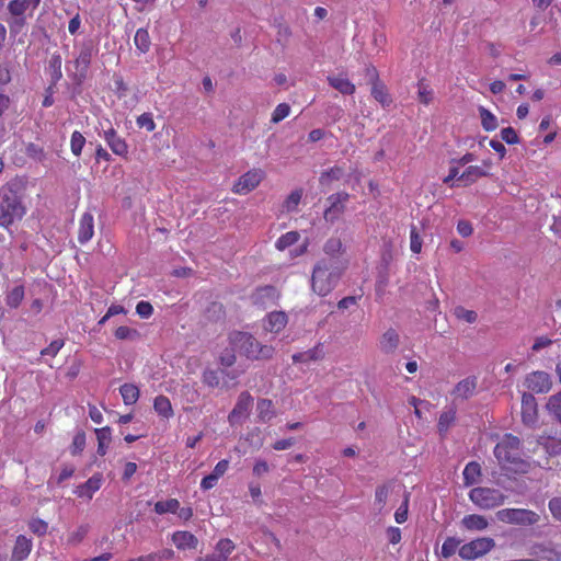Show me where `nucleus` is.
I'll return each mask as SVG.
<instances>
[{
	"instance_id": "nucleus-46",
	"label": "nucleus",
	"mask_w": 561,
	"mask_h": 561,
	"mask_svg": "<svg viewBox=\"0 0 561 561\" xmlns=\"http://www.w3.org/2000/svg\"><path fill=\"white\" fill-rule=\"evenodd\" d=\"M459 545H460V540H458L457 538H454V537L447 538L442 546V551H440L442 557L449 558L453 554H455Z\"/></svg>"
},
{
	"instance_id": "nucleus-57",
	"label": "nucleus",
	"mask_w": 561,
	"mask_h": 561,
	"mask_svg": "<svg viewBox=\"0 0 561 561\" xmlns=\"http://www.w3.org/2000/svg\"><path fill=\"white\" fill-rule=\"evenodd\" d=\"M410 249L413 253H420L422 250V239L415 227H412L410 231Z\"/></svg>"
},
{
	"instance_id": "nucleus-6",
	"label": "nucleus",
	"mask_w": 561,
	"mask_h": 561,
	"mask_svg": "<svg viewBox=\"0 0 561 561\" xmlns=\"http://www.w3.org/2000/svg\"><path fill=\"white\" fill-rule=\"evenodd\" d=\"M495 515L502 523L519 526H531L540 520L539 514L526 508H503Z\"/></svg>"
},
{
	"instance_id": "nucleus-32",
	"label": "nucleus",
	"mask_w": 561,
	"mask_h": 561,
	"mask_svg": "<svg viewBox=\"0 0 561 561\" xmlns=\"http://www.w3.org/2000/svg\"><path fill=\"white\" fill-rule=\"evenodd\" d=\"M257 416L263 422L271 421L275 415L273 402L268 399H261L256 404Z\"/></svg>"
},
{
	"instance_id": "nucleus-44",
	"label": "nucleus",
	"mask_w": 561,
	"mask_h": 561,
	"mask_svg": "<svg viewBox=\"0 0 561 561\" xmlns=\"http://www.w3.org/2000/svg\"><path fill=\"white\" fill-rule=\"evenodd\" d=\"M456 419V412L454 409H449L447 411H444L438 420V430L440 433H445L448 431L450 425L455 422Z\"/></svg>"
},
{
	"instance_id": "nucleus-16",
	"label": "nucleus",
	"mask_w": 561,
	"mask_h": 561,
	"mask_svg": "<svg viewBox=\"0 0 561 561\" xmlns=\"http://www.w3.org/2000/svg\"><path fill=\"white\" fill-rule=\"evenodd\" d=\"M278 298V291L274 286H264L257 288L252 295V301L262 307H268Z\"/></svg>"
},
{
	"instance_id": "nucleus-18",
	"label": "nucleus",
	"mask_w": 561,
	"mask_h": 561,
	"mask_svg": "<svg viewBox=\"0 0 561 561\" xmlns=\"http://www.w3.org/2000/svg\"><path fill=\"white\" fill-rule=\"evenodd\" d=\"M252 401L253 399L248 392H242L238 398L236 407L228 416L229 422L236 423L241 417H244L252 407Z\"/></svg>"
},
{
	"instance_id": "nucleus-58",
	"label": "nucleus",
	"mask_w": 561,
	"mask_h": 561,
	"mask_svg": "<svg viewBox=\"0 0 561 561\" xmlns=\"http://www.w3.org/2000/svg\"><path fill=\"white\" fill-rule=\"evenodd\" d=\"M91 61V49L84 48L80 51L79 56L76 59V65L78 68L85 70Z\"/></svg>"
},
{
	"instance_id": "nucleus-5",
	"label": "nucleus",
	"mask_w": 561,
	"mask_h": 561,
	"mask_svg": "<svg viewBox=\"0 0 561 561\" xmlns=\"http://www.w3.org/2000/svg\"><path fill=\"white\" fill-rule=\"evenodd\" d=\"M471 502L481 510H492L506 501V495L497 489L479 486L469 492Z\"/></svg>"
},
{
	"instance_id": "nucleus-38",
	"label": "nucleus",
	"mask_w": 561,
	"mask_h": 561,
	"mask_svg": "<svg viewBox=\"0 0 561 561\" xmlns=\"http://www.w3.org/2000/svg\"><path fill=\"white\" fill-rule=\"evenodd\" d=\"M180 507V502L176 499H169L167 501H158L154 504V512L159 515L167 513H176Z\"/></svg>"
},
{
	"instance_id": "nucleus-48",
	"label": "nucleus",
	"mask_w": 561,
	"mask_h": 561,
	"mask_svg": "<svg viewBox=\"0 0 561 561\" xmlns=\"http://www.w3.org/2000/svg\"><path fill=\"white\" fill-rule=\"evenodd\" d=\"M84 142H85V139L81 133H79V131L72 133L71 140H70V147H71V151L75 156H77V157L80 156L82 148L84 146Z\"/></svg>"
},
{
	"instance_id": "nucleus-64",
	"label": "nucleus",
	"mask_w": 561,
	"mask_h": 561,
	"mask_svg": "<svg viewBox=\"0 0 561 561\" xmlns=\"http://www.w3.org/2000/svg\"><path fill=\"white\" fill-rule=\"evenodd\" d=\"M549 510L556 519L561 520V497H554L549 501Z\"/></svg>"
},
{
	"instance_id": "nucleus-53",
	"label": "nucleus",
	"mask_w": 561,
	"mask_h": 561,
	"mask_svg": "<svg viewBox=\"0 0 561 561\" xmlns=\"http://www.w3.org/2000/svg\"><path fill=\"white\" fill-rule=\"evenodd\" d=\"M455 316L458 319L466 321L467 323H473L478 318L477 313L473 310H468L462 307H457L455 309Z\"/></svg>"
},
{
	"instance_id": "nucleus-49",
	"label": "nucleus",
	"mask_w": 561,
	"mask_h": 561,
	"mask_svg": "<svg viewBox=\"0 0 561 561\" xmlns=\"http://www.w3.org/2000/svg\"><path fill=\"white\" fill-rule=\"evenodd\" d=\"M139 128H145L147 131H153L156 128V123L153 121L152 114L144 113L137 117L136 121Z\"/></svg>"
},
{
	"instance_id": "nucleus-40",
	"label": "nucleus",
	"mask_w": 561,
	"mask_h": 561,
	"mask_svg": "<svg viewBox=\"0 0 561 561\" xmlns=\"http://www.w3.org/2000/svg\"><path fill=\"white\" fill-rule=\"evenodd\" d=\"M24 298L23 286H15L5 296V302L11 308H18Z\"/></svg>"
},
{
	"instance_id": "nucleus-20",
	"label": "nucleus",
	"mask_w": 561,
	"mask_h": 561,
	"mask_svg": "<svg viewBox=\"0 0 561 561\" xmlns=\"http://www.w3.org/2000/svg\"><path fill=\"white\" fill-rule=\"evenodd\" d=\"M400 343L399 333L394 329H388L379 340V348L382 353L392 354Z\"/></svg>"
},
{
	"instance_id": "nucleus-19",
	"label": "nucleus",
	"mask_w": 561,
	"mask_h": 561,
	"mask_svg": "<svg viewBox=\"0 0 561 561\" xmlns=\"http://www.w3.org/2000/svg\"><path fill=\"white\" fill-rule=\"evenodd\" d=\"M94 234V220L90 213H84L79 221L78 240L80 243H87Z\"/></svg>"
},
{
	"instance_id": "nucleus-30",
	"label": "nucleus",
	"mask_w": 561,
	"mask_h": 561,
	"mask_svg": "<svg viewBox=\"0 0 561 561\" xmlns=\"http://www.w3.org/2000/svg\"><path fill=\"white\" fill-rule=\"evenodd\" d=\"M121 396L126 405L135 404L140 396L139 388L134 383H124L119 388Z\"/></svg>"
},
{
	"instance_id": "nucleus-8",
	"label": "nucleus",
	"mask_w": 561,
	"mask_h": 561,
	"mask_svg": "<svg viewBox=\"0 0 561 561\" xmlns=\"http://www.w3.org/2000/svg\"><path fill=\"white\" fill-rule=\"evenodd\" d=\"M41 0H12L8 4L9 12L13 15L11 26L15 30L25 23L26 12H33L39 4Z\"/></svg>"
},
{
	"instance_id": "nucleus-37",
	"label": "nucleus",
	"mask_w": 561,
	"mask_h": 561,
	"mask_svg": "<svg viewBox=\"0 0 561 561\" xmlns=\"http://www.w3.org/2000/svg\"><path fill=\"white\" fill-rule=\"evenodd\" d=\"M302 197L301 190L293 191L287 198L284 201L282 209L286 213L296 211Z\"/></svg>"
},
{
	"instance_id": "nucleus-21",
	"label": "nucleus",
	"mask_w": 561,
	"mask_h": 561,
	"mask_svg": "<svg viewBox=\"0 0 561 561\" xmlns=\"http://www.w3.org/2000/svg\"><path fill=\"white\" fill-rule=\"evenodd\" d=\"M32 547L31 539L23 535L19 536L12 551V561H24L31 553Z\"/></svg>"
},
{
	"instance_id": "nucleus-17",
	"label": "nucleus",
	"mask_w": 561,
	"mask_h": 561,
	"mask_svg": "<svg viewBox=\"0 0 561 561\" xmlns=\"http://www.w3.org/2000/svg\"><path fill=\"white\" fill-rule=\"evenodd\" d=\"M477 378L476 377H467L460 380L454 388L451 394L455 400H467L471 398L477 389Z\"/></svg>"
},
{
	"instance_id": "nucleus-54",
	"label": "nucleus",
	"mask_w": 561,
	"mask_h": 561,
	"mask_svg": "<svg viewBox=\"0 0 561 561\" xmlns=\"http://www.w3.org/2000/svg\"><path fill=\"white\" fill-rule=\"evenodd\" d=\"M88 534V526H80L68 536V543L78 545Z\"/></svg>"
},
{
	"instance_id": "nucleus-22",
	"label": "nucleus",
	"mask_w": 561,
	"mask_h": 561,
	"mask_svg": "<svg viewBox=\"0 0 561 561\" xmlns=\"http://www.w3.org/2000/svg\"><path fill=\"white\" fill-rule=\"evenodd\" d=\"M368 71L370 72L371 79H374L373 87H371V95L382 106L390 105L391 99H390V96L388 94V91H387L386 87L376 79V70L371 69V70H368Z\"/></svg>"
},
{
	"instance_id": "nucleus-25",
	"label": "nucleus",
	"mask_w": 561,
	"mask_h": 561,
	"mask_svg": "<svg viewBox=\"0 0 561 561\" xmlns=\"http://www.w3.org/2000/svg\"><path fill=\"white\" fill-rule=\"evenodd\" d=\"M287 316L285 312L275 311L267 316L265 329L273 333H278L287 324Z\"/></svg>"
},
{
	"instance_id": "nucleus-55",
	"label": "nucleus",
	"mask_w": 561,
	"mask_h": 561,
	"mask_svg": "<svg viewBox=\"0 0 561 561\" xmlns=\"http://www.w3.org/2000/svg\"><path fill=\"white\" fill-rule=\"evenodd\" d=\"M540 557L548 561H561V552L550 547L540 548L539 552Z\"/></svg>"
},
{
	"instance_id": "nucleus-39",
	"label": "nucleus",
	"mask_w": 561,
	"mask_h": 561,
	"mask_svg": "<svg viewBox=\"0 0 561 561\" xmlns=\"http://www.w3.org/2000/svg\"><path fill=\"white\" fill-rule=\"evenodd\" d=\"M134 43L136 47L140 50V53H147L151 44L148 31L145 28L137 30L134 37Z\"/></svg>"
},
{
	"instance_id": "nucleus-23",
	"label": "nucleus",
	"mask_w": 561,
	"mask_h": 561,
	"mask_svg": "<svg viewBox=\"0 0 561 561\" xmlns=\"http://www.w3.org/2000/svg\"><path fill=\"white\" fill-rule=\"evenodd\" d=\"M172 541L181 550L195 549L198 543L197 538L188 531H175Z\"/></svg>"
},
{
	"instance_id": "nucleus-33",
	"label": "nucleus",
	"mask_w": 561,
	"mask_h": 561,
	"mask_svg": "<svg viewBox=\"0 0 561 561\" xmlns=\"http://www.w3.org/2000/svg\"><path fill=\"white\" fill-rule=\"evenodd\" d=\"M463 481L466 485H472L478 482L481 476V468L478 462L471 461L469 462L462 472Z\"/></svg>"
},
{
	"instance_id": "nucleus-45",
	"label": "nucleus",
	"mask_w": 561,
	"mask_h": 561,
	"mask_svg": "<svg viewBox=\"0 0 561 561\" xmlns=\"http://www.w3.org/2000/svg\"><path fill=\"white\" fill-rule=\"evenodd\" d=\"M389 496V486L383 484L376 489L375 492V506L378 508V511H381L388 500Z\"/></svg>"
},
{
	"instance_id": "nucleus-9",
	"label": "nucleus",
	"mask_w": 561,
	"mask_h": 561,
	"mask_svg": "<svg viewBox=\"0 0 561 561\" xmlns=\"http://www.w3.org/2000/svg\"><path fill=\"white\" fill-rule=\"evenodd\" d=\"M264 176L263 170L252 169L238 179L232 187V192L239 195L248 194L260 185Z\"/></svg>"
},
{
	"instance_id": "nucleus-2",
	"label": "nucleus",
	"mask_w": 561,
	"mask_h": 561,
	"mask_svg": "<svg viewBox=\"0 0 561 561\" xmlns=\"http://www.w3.org/2000/svg\"><path fill=\"white\" fill-rule=\"evenodd\" d=\"M25 215L18 185L9 183L0 188V226L8 228Z\"/></svg>"
},
{
	"instance_id": "nucleus-36",
	"label": "nucleus",
	"mask_w": 561,
	"mask_h": 561,
	"mask_svg": "<svg viewBox=\"0 0 561 561\" xmlns=\"http://www.w3.org/2000/svg\"><path fill=\"white\" fill-rule=\"evenodd\" d=\"M300 234L297 231L286 232L276 240L275 248L279 251H284L285 249L298 242Z\"/></svg>"
},
{
	"instance_id": "nucleus-26",
	"label": "nucleus",
	"mask_w": 561,
	"mask_h": 561,
	"mask_svg": "<svg viewBox=\"0 0 561 561\" xmlns=\"http://www.w3.org/2000/svg\"><path fill=\"white\" fill-rule=\"evenodd\" d=\"M324 357V352L321 345H317L313 348L297 353L293 355V360L295 363H304L309 364L311 362H318L321 360Z\"/></svg>"
},
{
	"instance_id": "nucleus-1",
	"label": "nucleus",
	"mask_w": 561,
	"mask_h": 561,
	"mask_svg": "<svg viewBox=\"0 0 561 561\" xmlns=\"http://www.w3.org/2000/svg\"><path fill=\"white\" fill-rule=\"evenodd\" d=\"M347 262L332 260L319 261L312 271V291L321 297L329 295L337 285Z\"/></svg>"
},
{
	"instance_id": "nucleus-29",
	"label": "nucleus",
	"mask_w": 561,
	"mask_h": 561,
	"mask_svg": "<svg viewBox=\"0 0 561 561\" xmlns=\"http://www.w3.org/2000/svg\"><path fill=\"white\" fill-rule=\"evenodd\" d=\"M546 410L552 419L561 423V391L548 398Z\"/></svg>"
},
{
	"instance_id": "nucleus-41",
	"label": "nucleus",
	"mask_w": 561,
	"mask_h": 561,
	"mask_svg": "<svg viewBox=\"0 0 561 561\" xmlns=\"http://www.w3.org/2000/svg\"><path fill=\"white\" fill-rule=\"evenodd\" d=\"M539 444L543 446L550 456L561 454V439L557 437H541Z\"/></svg>"
},
{
	"instance_id": "nucleus-50",
	"label": "nucleus",
	"mask_w": 561,
	"mask_h": 561,
	"mask_svg": "<svg viewBox=\"0 0 561 561\" xmlns=\"http://www.w3.org/2000/svg\"><path fill=\"white\" fill-rule=\"evenodd\" d=\"M49 69L51 71V77L54 80H59L62 76L61 73V57L60 55L54 54L49 59Z\"/></svg>"
},
{
	"instance_id": "nucleus-42",
	"label": "nucleus",
	"mask_w": 561,
	"mask_h": 561,
	"mask_svg": "<svg viewBox=\"0 0 561 561\" xmlns=\"http://www.w3.org/2000/svg\"><path fill=\"white\" fill-rule=\"evenodd\" d=\"M323 251L330 256H335L344 251L343 242L339 237H332L327 240Z\"/></svg>"
},
{
	"instance_id": "nucleus-35",
	"label": "nucleus",
	"mask_w": 561,
	"mask_h": 561,
	"mask_svg": "<svg viewBox=\"0 0 561 561\" xmlns=\"http://www.w3.org/2000/svg\"><path fill=\"white\" fill-rule=\"evenodd\" d=\"M479 115L481 119V125L486 131H492L497 127V118L491 113L488 108L480 106Z\"/></svg>"
},
{
	"instance_id": "nucleus-56",
	"label": "nucleus",
	"mask_w": 561,
	"mask_h": 561,
	"mask_svg": "<svg viewBox=\"0 0 561 561\" xmlns=\"http://www.w3.org/2000/svg\"><path fill=\"white\" fill-rule=\"evenodd\" d=\"M62 340H55L47 347L42 350L41 355L55 357L58 354V352L62 348Z\"/></svg>"
},
{
	"instance_id": "nucleus-63",
	"label": "nucleus",
	"mask_w": 561,
	"mask_h": 561,
	"mask_svg": "<svg viewBox=\"0 0 561 561\" xmlns=\"http://www.w3.org/2000/svg\"><path fill=\"white\" fill-rule=\"evenodd\" d=\"M501 138L506 144L514 145L518 144L519 138L516 134V131L512 127H506L501 130Z\"/></svg>"
},
{
	"instance_id": "nucleus-62",
	"label": "nucleus",
	"mask_w": 561,
	"mask_h": 561,
	"mask_svg": "<svg viewBox=\"0 0 561 561\" xmlns=\"http://www.w3.org/2000/svg\"><path fill=\"white\" fill-rule=\"evenodd\" d=\"M28 527L34 534L42 536L46 534L48 525L42 519H32Z\"/></svg>"
},
{
	"instance_id": "nucleus-10",
	"label": "nucleus",
	"mask_w": 561,
	"mask_h": 561,
	"mask_svg": "<svg viewBox=\"0 0 561 561\" xmlns=\"http://www.w3.org/2000/svg\"><path fill=\"white\" fill-rule=\"evenodd\" d=\"M525 387L535 393H547L552 388L551 376L542 370H536L525 377Z\"/></svg>"
},
{
	"instance_id": "nucleus-51",
	"label": "nucleus",
	"mask_w": 561,
	"mask_h": 561,
	"mask_svg": "<svg viewBox=\"0 0 561 561\" xmlns=\"http://www.w3.org/2000/svg\"><path fill=\"white\" fill-rule=\"evenodd\" d=\"M203 382L210 388L218 387L220 383V377L218 371L213 369H207L203 374Z\"/></svg>"
},
{
	"instance_id": "nucleus-34",
	"label": "nucleus",
	"mask_w": 561,
	"mask_h": 561,
	"mask_svg": "<svg viewBox=\"0 0 561 561\" xmlns=\"http://www.w3.org/2000/svg\"><path fill=\"white\" fill-rule=\"evenodd\" d=\"M96 438H98V453L101 456H104L107 451V447L111 443V430L110 427H102L95 430Z\"/></svg>"
},
{
	"instance_id": "nucleus-7",
	"label": "nucleus",
	"mask_w": 561,
	"mask_h": 561,
	"mask_svg": "<svg viewBox=\"0 0 561 561\" xmlns=\"http://www.w3.org/2000/svg\"><path fill=\"white\" fill-rule=\"evenodd\" d=\"M495 547V541L489 537L471 540L459 548V556L465 560H476L483 557Z\"/></svg>"
},
{
	"instance_id": "nucleus-14",
	"label": "nucleus",
	"mask_w": 561,
	"mask_h": 561,
	"mask_svg": "<svg viewBox=\"0 0 561 561\" xmlns=\"http://www.w3.org/2000/svg\"><path fill=\"white\" fill-rule=\"evenodd\" d=\"M233 550L234 543L230 539H220L211 554H208L205 558H198L196 561H228L229 556Z\"/></svg>"
},
{
	"instance_id": "nucleus-47",
	"label": "nucleus",
	"mask_w": 561,
	"mask_h": 561,
	"mask_svg": "<svg viewBox=\"0 0 561 561\" xmlns=\"http://www.w3.org/2000/svg\"><path fill=\"white\" fill-rule=\"evenodd\" d=\"M290 114V106L287 103L278 104L272 113V123L277 124Z\"/></svg>"
},
{
	"instance_id": "nucleus-4",
	"label": "nucleus",
	"mask_w": 561,
	"mask_h": 561,
	"mask_svg": "<svg viewBox=\"0 0 561 561\" xmlns=\"http://www.w3.org/2000/svg\"><path fill=\"white\" fill-rule=\"evenodd\" d=\"M230 345L251 359L271 358L274 353L272 346L261 345L252 335L245 332H233L230 335Z\"/></svg>"
},
{
	"instance_id": "nucleus-60",
	"label": "nucleus",
	"mask_w": 561,
	"mask_h": 561,
	"mask_svg": "<svg viewBox=\"0 0 561 561\" xmlns=\"http://www.w3.org/2000/svg\"><path fill=\"white\" fill-rule=\"evenodd\" d=\"M252 472L255 477H263L264 474L270 472V466L264 459H256L252 469Z\"/></svg>"
},
{
	"instance_id": "nucleus-28",
	"label": "nucleus",
	"mask_w": 561,
	"mask_h": 561,
	"mask_svg": "<svg viewBox=\"0 0 561 561\" xmlns=\"http://www.w3.org/2000/svg\"><path fill=\"white\" fill-rule=\"evenodd\" d=\"M462 526L468 530H484L488 528L489 523L482 515L471 514L467 515L461 520Z\"/></svg>"
},
{
	"instance_id": "nucleus-12",
	"label": "nucleus",
	"mask_w": 561,
	"mask_h": 561,
	"mask_svg": "<svg viewBox=\"0 0 561 561\" xmlns=\"http://www.w3.org/2000/svg\"><path fill=\"white\" fill-rule=\"evenodd\" d=\"M103 484V476L101 473H94L84 483L76 486L73 493L83 500L90 501L94 494L101 489Z\"/></svg>"
},
{
	"instance_id": "nucleus-3",
	"label": "nucleus",
	"mask_w": 561,
	"mask_h": 561,
	"mask_svg": "<svg viewBox=\"0 0 561 561\" xmlns=\"http://www.w3.org/2000/svg\"><path fill=\"white\" fill-rule=\"evenodd\" d=\"M519 439L508 434L495 446L494 455L504 469L527 472L529 466L519 457Z\"/></svg>"
},
{
	"instance_id": "nucleus-27",
	"label": "nucleus",
	"mask_w": 561,
	"mask_h": 561,
	"mask_svg": "<svg viewBox=\"0 0 561 561\" xmlns=\"http://www.w3.org/2000/svg\"><path fill=\"white\" fill-rule=\"evenodd\" d=\"M329 84L345 95H352L355 92V85L343 76H329Z\"/></svg>"
},
{
	"instance_id": "nucleus-24",
	"label": "nucleus",
	"mask_w": 561,
	"mask_h": 561,
	"mask_svg": "<svg viewBox=\"0 0 561 561\" xmlns=\"http://www.w3.org/2000/svg\"><path fill=\"white\" fill-rule=\"evenodd\" d=\"M489 172L479 165H469L461 174L459 175V181L462 182L465 186L470 185L477 182L479 179L488 176Z\"/></svg>"
},
{
	"instance_id": "nucleus-61",
	"label": "nucleus",
	"mask_w": 561,
	"mask_h": 561,
	"mask_svg": "<svg viewBox=\"0 0 561 561\" xmlns=\"http://www.w3.org/2000/svg\"><path fill=\"white\" fill-rule=\"evenodd\" d=\"M115 336L118 340H129L137 335V331L128 327L122 325L115 330Z\"/></svg>"
},
{
	"instance_id": "nucleus-31",
	"label": "nucleus",
	"mask_w": 561,
	"mask_h": 561,
	"mask_svg": "<svg viewBox=\"0 0 561 561\" xmlns=\"http://www.w3.org/2000/svg\"><path fill=\"white\" fill-rule=\"evenodd\" d=\"M154 411L164 419L173 416V409L171 401L165 396H158L153 401Z\"/></svg>"
},
{
	"instance_id": "nucleus-43",
	"label": "nucleus",
	"mask_w": 561,
	"mask_h": 561,
	"mask_svg": "<svg viewBox=\"0 0 561 561\" xmlns=\"http://www.w3.org/2000/svg\"><path fill=\"white\" fill-rule=\"evenodd\" d=\"M344 171L340 167H334L320 175L319 182L322 186H329L333 181L342 178Z\"/></svg>"
},
{
	"instance_id": "nucleus-15",
	"label": "nucleus",
	"mask_w": 561,
	"mask_h": 561,
	"mask_svg": "<svg viewBox=\"0 0 561 561\" xmlns=\"http://www.w3.org/2000/svg\"><path fill=\"white\" fill-rule=\"evenodd\" d=\"M103 138L115 154L121 157L127 156L128 146L125 139L118 136L114 128L111 127L107 130H104Z\"/></svg>"
},
{
	"instance_id": "nucleus-13",
	"label": "nucleus",
	"mask_w": 561,
	"mask_h": 561,
	"mask_svg": "<svg viewBox=\"0 0 561 561\" xmlns=\"http://www.w3.org/2000/svg\"><path fill=\"white\" fill-rule=\"evenodd\" d=\"M523 423L534 426L538 420V409L535 397L531 393H524L522 398Z\"/></svg>"
},
{
	"instance_id": "nucleus-59",
	"label": "nucleus",
	"mask_w": 561,
	"mask_h": 561,
	"mask_svg": "<svg viewBox=\"0 0 561 561\" xmlns=\"http://www.w3.org/2000/svg\"><path fill=\"white\" fill-rule=\"evenodd\" d=\"M136 312L140 318L148 319L152 312L153 308L148 301H139L136 306Z\"/></svg>"
},
{
	"instance_id": "nucleus-52",
	"label": "nucleus",
	"mask_w": 561,
	"mask_h": 561,
	"mask_svg": "<svg viewBox=\"0 0 561 561\" xmlns=\"http://www.w3.org/2000/svg\"><path fill=\"white\" fill-rule=\"evenodd\" d=\"M433 91L427 88L423 82L419 83L417 89V98L419 101L425 105L430 104L433 101Z\"/></svg>"
},
{
	"instance_id": "nucleus-11",
	"label": "nucleus",
	"mask_w": 561,
	"mask_h": 561,
	"mask_svg": "<svg viewBox=\"0 0 561 561\" xmlns=\"http://www.w3.org/2000/svg\"><path fill=\"white\" fill-rule=\"evenodd\" d=\"M348 199V194L336 193L328 197L329 207L324 210V219L328 222H334L340 218L345 209V203Z\"/></svg>"
}]
</instances>
